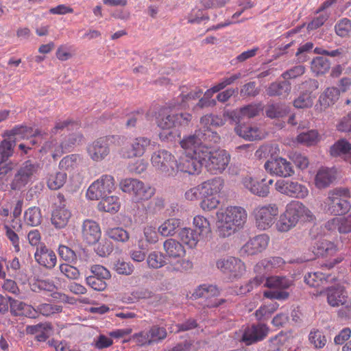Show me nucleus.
Masks as SVG:
<instances>
[{
  "label": "nucleus",
  "mask_w": 351,
  "mask_h": 351,
  "mask_svg": "<svg viewBox=\"0 0 351 351\" xmlns=\"http://www.w3.org/2000/svg\"><path fill=\"white\" fill-rule=\"evenodd\" d=\"M259 108L256 105H248L243 108L233 110H224L223 117L210 114L211 125L221 127L224 125L227 120L230 123L234 124V132L240 137L245 140L252 141L259 138L258 130L256 128L247 125L248 121L257 116Z\"/></svg>",
  "instance_id": "1"
},
{
  "label": "nucleus",
  "mask_w": 351,
  "mask_h": 351,
  "mask_svg": "<svg viewBox=\"0 0 351 351\" xmlns=\"http://www.w3.org/2000/svg\"><path fill=\"white\" fill-rule=\"evenodd\" d=\"M284 261L280 257H270L258 262L254 266V271L259 276H256L252 280L240 287V292L245 294L250 292L254 285L258 286L264 283V286L270 289H286L289 288L293 280L285 276H271L265 278L264 275L272 269L280 267L284 264Z\"/></svg>",
  "instance_id": "2"
},
{
  "label": "nucleus",
  "mask_w": 351,
  "mask_h": 351,
  "mask_svg": "<svg viewBox=\"0 0 351 351\" xmlns=\"http://www.w3.org/2000/svg\"><path fill=\"white\" fill-rule=\"evenodd\" d=\"M278 151L276 145H264L256 150V156L258 158H269L264 167L271 175L282 178L292 176L295 171L291 162L282 157L275 156Z\"/></svg>",
  "instance_id": "3"
},
{
  "label": "nucleus",
  "mask_w": 351,
  "mask_h": 351,
  "mask_svg": "<svg viewBox=\"0 0 351 351\" xmlns=\"http://www.w3.org/2000/svg\"><path fill=\"white\" fill-rule=\"evenodd\" d=\"M300 219L313 221L315 217L313 213L304 204L298 201H292L286 206L285 213L280 215L276 223L280 232H287L295 227Z\"/></svg>",
  "instance_id": "4"
},
{
  "label": "nucleus",
  "mask_w": 351,
  "mask_h": 351,
  "mask_svg": "<svg viewBox=\"0 0 351 351\" xmlns=\"http://www.w3.org/2000/svg\"><path fill=\"white\" fill-rule=\"evenodd\" d=\"M165 255L169 261L167 269L172 272H183L191 269L193 263L188 259L183 258L186 250L180 242L173 239H168L163 243Z\"/></svg>",
  "instance_id": "5"
},
{
  "label": "nucleus",
  "mask_w": 351,
  "mask_h": 351,
  "mask_svg": "<svg viewBox=\"0 0 351 351\" xmlns=\"http://www.w3.org/2000/svg\"><path fill=\"white\" fill-rule=\"evenodd\" d=\"M350 192L348 188L337 187L328 193V197L324 201V210L326 213L344 215L351 209V204L348 200Z\"/></svg>",
  "instance_id": "6"
},
{
  "label": "nucleus",
  "mask_w": 351,
  "mask_h": 351,
  "mask_svg": "<svg viewBox=\"0 0 351 351\" xmlns=\"http://www.w3.org/2000/svg\"><path fill=\"white\" fill-rule=\"evenodd\" d=\"M41 169L40 163L36 160H27L23 162L15 172L10 184L12 191H21L32 182Z\"/></svg>",
  "instance_id": "7"
},
{
  "label": "nucleus",
  "mask_w": 351,
  "mask_h": 351,
  "mask_svg": "<svg viewBox=\"0 0 351 351\" xmlns=\"http://www.w3.org/2000/svg\"><path fill=\"white\" fill-rule=\"evenodd\" d=\"M202 149V156H199L203 160V165L207 171L212 174L222 173L230 162V155L226 150H218L212 152L208 147Z\"/></svg>",
  "instance_id": "8"
},
{
  "label": "nucleus",
  "mask_w": 351,
  "mask_h": 351,
  "mask_svg": "<svg viewBox=\"0 0 351 351\" xmlns=\"http://www.w3.org/2000/svg\"><path fill=\"white\" fill-rule=\"evenodd\" d=\"M119 186L123 192L132 195L133 200L136 202L150 199L155 193L154 188L134 178H126L121 180Z\"/></svg>",
  "instance_id": "9"
},
{
  "label": "nucleus",
  "mask_w": 351,
  "mask_h": 351,
  "mask_svg": "<svg viewBox=\"0 0 351 351\" xmlns=\"http://www.w3.org/2000/svg\"><path fill=\"white\" fill-rule=\"evenodd\" d=\"M123 137L117 135L107 136L99 138L87 147V152L90 158L95 161L103 160L110 153V143L121 145Z\"/></svg>",
  "instance_id": "10"
},
{
  "label": "nucleus",
  "mask_w": 351,
  "mask_h": 351,
  "mask_svg": "<svg viewBox=\"0 0 351 351\" xmlns=\"http://www.w3.org/2000/svg\"><path fill=\"white\" fill-rule=\"evenodd\" d=\"M152 165L165 176H175L178 173V162L168 151L162 149L154 152L151 158Z\"/></svg>",
  "instance_id": "11"
},
{
  "label": "nucleus",
  "mask_w": 351,
  "mask_h": 351,
  "mask_svg": "<svg viewBox=\"0 0 351 351\" xmlns=\"http://www.w3.org/2000/svg\"><path fill=\"white\" fill-rule=\"evenodd\" d=\"M114 189L113 177L110 175H104L89 186L86 195L90 199L98 200L112 193Z\"/></svg>",
  "instance_id": "12"
},
{
  "label": "nucleus",
  "mask_w": 351,
  "mask_h": 351,
  "mask_svg": "<svg viewBox=\"0 0 351 351\" xmlns=\"http://www.w3.org/2000/svg\"><path fill=\"white\" fill-rule=\"evenodd\" d=\"M216 266L223 274H229L234 278L241 276L245 271V264L240 259L233 256L218 259Z\"/></svg>",
  "instance_id": "13"
},
{
  "label": "nucleus",
  "mask_w": 351,
  "mask_h": 351,
  "mask_svg": "<svg viewBox=\"0 0 351 351\" xmlns=\"http://www.w3.org/2000/svg\"><path fill=\"white\" fill-rule=\"evenodd\" d=\"M202 149H195L192 156L186 155L182 156L178 162V172L182 171L190 175L197 174L201 171L203 160L199 158L202 156Z\"/></svg>",
  "instance_id": "14"
},
{
  "label": "nucleus",
  "mask_w": 351,
  "mask_h": 351,
  "mask_svg": "<svg viewBox=\"0 0 351 351\" xmlns=\"http://www.w3.org/2000/svg\"><path fill=\"white\" fill-rule=\"evenodd\" d=\"M278 214V208L276 204H270L260 208L256 213V223L259 229L266 230L271 227Z\"/></svg>",
  "instance_id": "15"
},
{
  "label": "nucleus",
  "mask_w": 351,
  "mask_h": 351,
  "mask_svg": "<svg viewBox=\"0 0 351 351\" xmlns=\"http://www.w3.org/2000/svg\"><path fill=\"white\" fill-rule=\"evenodd\" d=\"M277 191L290 197L304 198L308 194L307 188L298 182L278 180L276 182Z\"/></svg>",
  "instance_id": "16"
},
{
  "label": "nucleus",
  "mask_w": 351,
  "mask_h": 351,
  "mask_svg": "<svg viewBox=\"0 0 351 351\" xmlns=\"http://www.w3.org/2000/svg\"><path fill=\"white\" fill-rule=\"evenodd\" d=\"M27 132L26 127L14 128L10 132L8 138L4 139L0 143V161H5L13 154V148L16 145L15 136Z\"/></svg>",
  "instance_id": "17"
},
{
  "label": "nucleus",
  "mask_w": 351,
  "mask_h": 351,
  "mask_svg": "<svg viewBox=\"0 0 351 351\" xmlns=\"http://www.w3.org/2000/svg\"><path fill=\"white\" fill-rule=\"evenodd\" d=\"M268 332L269 328L264 324H252L245 329L242 340L246 345H251L265 338Z\"/></svg>",
  "instance_id": "18"
},
{
  "label": "nucleus",
  "mask_w": 351,
  "mask_h": 351,
  "mask_svg": "<svg viewBox=\"0 0 351 351\" xmlns=\"http://www.w3.org/2000/svg\"><path fill=\"white\" fill-rule=\"evenodd\" d=\"M269 237L263 234L250 239L241 249V253L254 255L263 252L268 245Z\"/></svg>",
  "instance_id": "19"
},
{
  "label": "nucleus",
  "mask_w": 351,
  "mask_h": 351,
  "mask_svg": "<svg viewBox=\"0 0 351 351\" xmlns=\"http://www.w3.org/2000/svg\"><path fill=\"white\" fill-rule=\"evenodd\" d=\"M58 198L60 201V205L53 211L51 219L52 224L56 228H62L68 223L71 214L63 204L64 196L58 195Z\"/></svg>",
  "instance_id": "20"
},
{
  "label": "nucleus",
  "mask_w": 351,
  "mask_h": 351,
  "mask_svg": "<svg viewBox=\"0 0 351 351\" xmlns=\"http://www.w3.org/2000/svg\"><path fill=\"white\" fill-rule=\"evenodd\" d=\"M228 218L224 212L217 213L216 232L222 239L231 237L239 230Z\"/></svg>",
  "instance_id": "21"
},
{
  "label": "nucleus",
  "mask_w": 351,
  "mask_h": 351,
  "mask_svg": "<svg viewBox=\"0 0 351 351\" xmlns=\"http://www.w3.org/2000/svg\"><path fill=\"white\" fill-rule=\"evenodd\" d=\"M34 258L39 265L49 269H53L56 265V254L44 245L37 247Z\"/></svg>",
  "instance_id": "22"
},
{
  "label": "nucleus",
  "mask_w": 351,
  "mask_h": 351,
  "mask_svg": "<svg viewBox=\"0 0 351 351\" xmlns=\"http://www.w3.org/2000/svg\"><path fill=\"white\" fill-rule=\"evenodd\" d=\"M327 302L331 306L336 307L344 305L347 302V295L343 287L334 286L328 287L326 291Z\"/></svg>",
  "instance_id": "23"
},
{
  "label": "nucleus",
  "mask_w": 351,
  "mask_h": 351,
  "mask_svg": "<svg viewBox=\"0 0 351 351\" xmlns=\"http://www.w3.org/2000/svg\"><path fill=\"white\" fill-rule=\"evenodd\" d=\"M152 145L151 140L145 136L134 138L131 143L130 149L123 156L126 158L140 157Z\"/></svg>",
  "instance_id": "24"
},
{
  "label": "nucleus",
  "mask_w": 351,
  "mask_h": 351,
  "mask_svg": "<svg viewBox=\"0 0 351 351\" xmlns=\"http://www.w3.org/2000/svg\"><path fill=\"white\" fill-rule=\"evenodd\" d=\"M82 237L88 244H95L101 237V230L99 225L92 220L84 221L82 230Z\"/></svg>",
  "instance_id": "25"
},
{
  "label": "nucleus",
  "mask_w": 351,
  "mask_h": 351,
  "mask_svg": "<svg viewBox=\"0 0 351 351\" xmlns=\"http://www.w3.org/2000/svg\"><path fill=\"white\" fill-rule=\"evenodd\" d=\"M83 136L80 133H73L66 136L58 147L56 149L55 152L52 154V157L56 159L60 156L65 152H70V149L79 145L82 141Z\"/></svg>",
  "instance_id": "26"
},
{
  "label": "nucleus",
  "mask_w": 351,
  "mask_h": 351,
  "mask_svg": "<svg viewBox=\"0 0 351 351\" xmlns=\"http://www.w3.org/2000/svg\"><path fill=\"white\" fill-rule=\"evenodd\" d=\"M232 223L241 230L247 220V213L244 208L240 206L228 207L224 211Z\"/></svg>",
  "instance_id": "27"
},
{
  "label": "nucleus",
  "mask_w": 351,
  "mask_h": 351,
  "mask_svg": "<svg viewBox=\"0 0 351 351\" xmlns=\"http://www.w3.org/2000/svg\"><path fill=\"white\" fill-rule=\"evenodd\" d=\"M337 279L335 275L324 273L322 271L309 272L304 276V282L312 287H319L323 281L328 282H335Z\"/></svg>",
  "instance_id": "28"
},
{
  "label": "nucleus",
  "mask_w": 351,
  "mask_h": 351,
  "mask_svg": "<svg viewBox=\"0 0 351 351\" xmlns=\"http://www.w3.org/2000/svg\"><path fill=\"white\" fill-rule=\"evenodd\" d=\"M243 183L244 186L252 193L260 197H265L269 193V185L264 179L258 182L252 178H245L243 179Z\"/></svg>",
  "instance_id": "29"
},
{
  "label": "nucleus",
  "mask_w": 351,
  "mask_h": 351,
  "mask_svg": "<svg viewBox=\"0 0 351 351\" xmlns=\"http://www.w3.org/2000/svg\"><path fill=\"white\" fill-rule=\"evenodd\" d=\"M335 171L328 168L320 169L315 178V186L319 189H324L330 186L335 180Z\"/></svg>",
  "instance_id": "30"
},
{
  "label": "nucleus",
  "mask_w": 351,
  "mask_h": 351,
  "mask_svg": "<svg viewBox=\"0 0 351 351\" xmlns=\"http://www.w3.org/2000/svg\"><path fill=\"white\" fill-rule=\"evenodd\" d=\"M223 182L220 178L208 180L199 185L202 197L215 196L223 189Z\"/></svg>",
  "instance_id": "31"
},
{
  "label": "nucleus",
  "mask_w": 351,
  "mask_h": 351,
  "mask_svg": "<svg viewBox=\"0 0 351 351\" xmlns=\"http://www.w3.org/2000/svg\"><path fill=\"white\" fill-rule=\"evenodd\" d=\"M333 156H343L344 160L351 163V144L344 138L339 139L330 147Z\"/></svg>",
  "instance_id": "32"
},
{
  "label": "nucleus",
  "mask_w": 351,
  "mask_h": 351,
  "mask_svg": "<svg viewBox=\"0 0 351 351\" xmlns=\"http://www.w3.org/2000/svg\"><path fill=\"white\" fill-rule=\"evenodd\" d=\"M337 252V246L334 243L326 240L321 239L317 241L313 249V252L318 256H332Z\"/></svg>",
  "instance_id": "33"
},
{
  "label": "nucleus",
  "mask_w": 351,
  "mask_h": 351,
  "mask_svg": "<svg viewBox=\"0 0 351 351\" xmlns=\"http://www.w3.org/2000/svg\"><path fill=\"white\" fill-rule=\"evenodd\" d=\"M157 125L162 130H169L175 127V114L169 108H161L156 116Z\"/></svg>",
  "instance_id": "34"
},
{
  "label": "nucleus",
  "mask_w": 351,
  "mask_h": 351,
  "mask_svg": "<svg viewBox=\"0 0 351 351\" xmlns=\"http://www.w3.org/2000/svg\"><path fill=\"white\" fill-rule=\"evenodd\" d=\"M348 223V215L341 218L334 217L326 223L325 228L330 231L337 230L339 233L346 234L350 232Z\"/></svg>",
  "instance_id": "35"
},
{
  "label": "nucleus",
  "mask_w": 351,
  "mask_h": 351,
  "mask_svg": "<svg viewBox=\"0 0 351 351\" xmlns=\"http://www.w3.org/2000/svg\"><path fill=\"white\" fill-rule=\"evenodd\" d=\"M199 234L197 230L191 228H183L178 230V237L185 245L189 247H194L199 241Z\"/></svg>",
  "instance_id": "36"
},
{
  "label": "nucleus",
  "mask_w": 351,
  "mask_h": 351,
  "mask_svg": "<svg viewBox=\"0 0 351 351\" xmlns=\"http://www.w3.org/2000/svg\"><path fill=\"white\" fill-rule=\"evenodd\" d=\"M305 66L303 65H297L282 74L283 80L278 85V88H284L285 86H291L290 80L297 78L302 75L305 73Z\"/></svg>",
  "instance_id": "37"
},
{
  "label": "nucleus",
  "mask_w": 351,
  "mask_h": 351,
  "mask_svg": "<svg viewBox=\"0 0 351 351\" xmlns=\"http://www.w3.org/2000/svg\"><path fill=\"white\" fill-rule=\"evenodd\" d=\"M330 68V61L322 56L314 58L311 62V70L317 76L324 75Z\"/></svg>",
  "instance_id": "38"
},
{
  "label": "nucleus",
  "mask_w": 351,
  "mask_h": 351,
  "mask_svg": "<svg viewBox=\"0 0 351 351\" xmlns=\"http://www.w3.org/2000/svg\"><path fill=\"white\" fill-rule=\"evenodd\" d=\"M101 200L98 204V209L108 213H117L120 207L119 198L116 196H108L100 198Z\"/></svg>",
  "instance_id": "39"
},
{
  "label": "nucleus",
  "mask_w": 351,
  "mask_h": 351,
  "mask_svg": "<svg viewBox=\"0 0 351 351\" xmlns=\"http://www.w3.org/2000/svg\"><path fill=\"white\" fill-rule=\"evenodd\" d=\"M147 263L150 268L157 269L168 265L169 261L165 254L161 252L154 251L149 254Z\"/></svg>",
  "instance_id": "40"
},
{
  "label": "nucleus",
  "mask_w": 351,
  "mask_h": 351,
  "mask_svg": "<svg viewBox=\"0 0 351 351\" xmlns=\"http://www.w3.org/2000/svg\"><path fill=\"white\" fill-rule=\"evenodd\" d=\"M181 221L178 219H169L158 228V232L164 237L173 236L180 229Z\"/></svg>",
  "instance_id": "41"
},
{
  "label": "nucleus",
  "mask_w": 351,
  "mask_h": 351,
  "mask_svg": "<svg viewBox=\"0 0 351 351\" xmlns=\"http://www.w3.org/2000/svg\"><path fill=\"white\" fill-rule=\"evenodd\" d=\"M67 179L65 172H56L49 174L47 179V184L51 190H58L64 186Z\"/></svg>",
  "instance_id": "42"
},
{
  "label": "nucleus",
  "mask_w": 351,
  "mask_h": 351,
  "mask_svg": "<svg viewBox=\"0 0 351 351\" xmlns=\"http://www.w3.org/2000/svg\"><path fill=\"white\" fill-rule=\"evenodd\" d=\"M289 112L287 106L282 104H272L265 109L267 117L271 119H280L286 116Z\"/></svg>",
  "instance_id": "43"
},
{
  "label": "nucleus",
  "mask_w": 351,
  "mask_h": 351,
  "mask_svg": "<svg viewBox=\"0 0 351 351\" xmlns=\"http://www.w3.org/2000/svg\"><path fill=\"white\" fill-rule=\"evenodd\" d=\"M339 94V89H325L319 99L320 106L324 108H326L338 99Z\"/></svg>",
  "instance_id": "44"
},
{
  "label": "nucleus",
  "mask_w": 351,
  "mask_h": 351,
  "mask_svg": "<svg viewBox=\"0 0 351 351\" xmlns=\"http://www.w3.org/2000/svg\"><path fill=\"white\" fill-rule=\"evenodd\" d=\"M25 221L31 226H36L41 223V214L39 208L34 206L28 208L24 214Z\"/></svg>",
  "instance_id": "45"
},
{
  "label": "nucleus",
  "mask_w": 351,
  "mask_h": 351,
  "mask_svg": "<svg viewBox=\"0 0 351 351\" xmlns=\"http://www.w3.org/2000/svg\"><path fill=\"white\" fill-rule=\"evenodd\" d=\"M218 295L219 291L216 286L205 285L199 286L193 293V296L196 298H202L206 299H209Z\"/></svg>",
  "instance_id": "46"
},
{
  "label": "nucleus",
  "mask_w": 351,
  "mask_h": 351,
  "mask_svg": "<svg viewBox=\"0 0 351 351\" xmlns=\"http://www.w3.org/2000/svg\"><path fill=\"white\" fill-rule=\"evenodd\" d=\"M80 157L77 154H71L64 157L59 162V169L62 171L73 170L78 164Z\"/></svg>",
  "instance_id": "47"
},
{
  "label": "nucleus",
  "mask_w": 351,
  "mask_h": 351,
  "mask_svg": "<svg viewBox=\"0 0 351 351\" xmlns=\"http://www.w3.org/2000/svg\"><path fill=\"white\" fill-rule=\"evenodd\" d=\"M317 14V13H316ZM330 16V13L324 10L318 13V15L313 17V19L307 24L308 31L315 30L322 25L328 21Z\"/></svg>",
  "instance_id": "48"
},
{
  "label": "nucleus",
  "mask_w": 351,
  "mask_h": 351,
  "mask_svg": "<svg viewBox=\"0 0 351 351\" xmlns=\"http://www.w3.org/2000/svg\"><path fill=\"white\" fill-rule=\"evenodd\" d=\"M336 34L340 37L349 36L351 32V21L347 18L340 19L335 25Z\"/></svg>",
  "instance_id": "49"
},
{
  "label": "nucleus",
  "mask_w": 351,
  "mask_h": 351,
  "mask_svg": "<svg viewBox=\"0 0 351 351\" xmlns=\"http://www.w3.org/2000/svg\"><path fill=\"white\" fill-rule=\"evenodd\" d=\"M318 139V133L315 130H309L306 132L300 134L297 140L299 143L306 145H312L317 143Z\"/></svg>",
  "instance_id": "50"
},
{
  "label": "nucleus",
  "mask_w": 351,
  "mask_h": 351,
  "mask_svg": "<svg viewBox=\"0 0 351 351\" xmlns=\"http://www.w3.org/2000/svg\"><path fill=\"white\" fill-rule=\"evenodd\" d=\"M180 145L185 149H191L195 154V149H203L208 146H201L197 141L195 134L189 135L180 141Z\"/></svg>",
  "instance_id": "51"
},
{
  "label": "nucleus",
  "mask_w": 351,
  "mask_h": 351,
  "mask_svg": "<svg viewBox=\"0 0 351 351\" xmlns=\"http://www.w3.org/2000/svg\"><path fill=\"white\" fill-rule=\"evenodd\" d=\"M109 237L114 241L125 243L129 240V233L122 228H114L108 231Z\"/></svg>",
  "instance_id": "52"
},
{
  "label": "nucleus",
  "mask_w": 351,
  "mask_h": 351,
  "mask_svg": "<svg viewBox=\"0 0 351 351\" xmlns=\"http://www.w3.org/2000/svg\"><path fill=\"white\" fill-rule=\"evenodd\" d=\"M95 250L99 256L106 257L112 252L113 245L110 240L103 239L97 244Z\"/></svg>",
  "instance_id": "53"
},
{
  "label": "nucleus",
  "mask_w": 351,
  "mask_h": 351,
  "mask_svg": "<svg viewBox=\"0 0 351 351\" xmlns=\"http://www.w3.org/2000/svg\"><path fill=\"white\" fill-rule=\"evenodd\" d=\"M151 343L158 342L166 338L167 331L165 328L158 327L157 326H152L147 332Z\"/></svg>",
  "instance_id": "54"
},
{
  "label": "nucleus",
  "mask_w": 351,
  "mask_h": 351,
  "mask_svg": "<svg viewBox=\"0 0 351 351\" xmlns=\"http://www.w3.org/2000/svg\"><path fill=\"white\" fill-rule=\"evenodd\" d=\"M91 275L89 276L109 280L111 278L110 272L104 266L100 265H94L90 267Z\"/></svg>",
  "instance_id": "55"
},
{
  "label": "nucleus",
  "mask_w": 351,
  "mask_h": 351,
  "mask_svg": "<svg viewBox=\"0 0 351 351\" xmlns=\"http://www.w3.org/2000/svg\"><path fill=\"white\" fill-rule=\"evenodd\" d=\"M114 269L119 274L122 275H131L134 271V266L123 261L118 260L114 263Z\"/></svg>",
  "instance_id": "56"
},
{
  "label": "nucleus",
  "mask_w": 351,
  "mask_h": 351,
  "mask_svg": "<svg viewBox=\"0 0 351 351\" xmlns=\"http://www.w3.org/2000/svg\"><path fill=\"white\" fill-rule=\"evenodd\" d=\"M219 90L220 89H208L204 93V97L199 100L197 106L203 108L204 107L215 106L216 104L215 99H210V97H212L213 94L217 93Z\"/></svg>",
  "instance_id": "57"
},
{
  "label": "nucleus",
  "mask_w": 351,
  "mask_h": 351,
  "mask_svg": "<svg viewBox=\"0 0 351 351\" xmlns=\"http://www.w3.org/2000/svg\"><path fill=\"white\" fill-rule=\"evenodd\" d=\"M106 280L100 279L92 276H87L86 278V282L87 285L93 289L97 291H102L106 289L107 287Z\"/></svg>",
  "instance_id": "58"
},
{
  "label": "nucleus",
  "mask_w": 351,
  "mask_h": 351,
  "mask_svg": "<svg viewBox=\"0 0 351 351\" xmlns=\"http://www.w3.org/2000/svg\"><path fill=\"white\" fill-rule=\"evenodd\" d=\"M164 207V199L161 197H156L147 204L145 209L147 213L155 214L162 210Z\"/></svg>",
  "instance_id": "59"
},
{
  "label": "nucleus",
  "mask_w": 351,
  "mask_h": 351,
  "mask_svg": "<svg viewBox=\"0 0 351 351\" xmlns=\"http://www.w3.org/2000/svg\"><path fill=\"white\" fill-rule=\"evenodd\" d=\"M60 271L66 278L71 280H76L80 276V271L75 267L69 264H61Z\"/></svg>",
  "instance_id": "60"
},
{
  "label": "nucleus",
  "mask_w": 351,
  "mask_h": 351,
  "mask_svg": "<svg viewBox=\"0 0 351 351\" xmlns=\"http://www.w3.org/2000/svg\"><path fill=\"white\" fill-rule=\"evenodd\" d=\"M10 307L11 313L18 315V314H23L26 310L30 308V306L25 304L23 302H21L17 300H14L10 297Z\"/></svg>",
  "instance_id": "61"
},
{
  "label": "nucleus",
  "mask_w": 351,
  "mask_h": 351,
  "mask_svg": "<svg viewBox=\"0 0 351 351\" xmlns=\"http://www.w3.org/2000/svg\"><path fill=\"white\" fill-rule=\"evenodd\" d=\"M201 208L204 210H211L217 207L219 202L215 196L202 197Z\"/></svg>",
  "instance_id": "62"
},
{
  "label": "nucleus",
  "mask_w": 351,
  "mask_h": 351,
  "mask_svg": "<svg viewBox=\"0 0 351 351\" xmlns=\"http://www.w3.org/2000/svg\"><path fill=\"white\" fill-rule=\"evenodd\" d=\"M113 343L111 338L106 337L104 335H99L93 342V346L99 350H102L110 347Z\"/></svg>",
  "instance_id": "63"
},
{
  "label": "nucleus",
  "mask_w": 351,
  "mask_h": 351,
  "mask_svg": "<svg viewBox=\"0 0 351 351\" xmlns=\"http://www.w3.org/2000/svg\"><path fill=\"white\" fill-rule=\"evenodd\" d=\"M282 335H278L269 339L268 351H289L282 343Z\"/></svg>",
  "instance_id": "64"
}]
</instances>
